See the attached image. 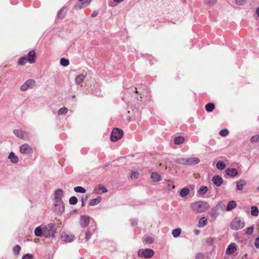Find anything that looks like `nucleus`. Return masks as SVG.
Returning <instances> with one entry per match:
<instances>
[{"instance_id": "43", "label": "nucleus", "mask_w": 259, "mask_h": 259, "mask_svg": "<svg viewBox=\"0 0 259 259\" xmlns=\"http://www.w3.org/2000/svg\"><path fill=\"white\" fill-rule=\"evenodd\" d=\"M217 1V0H204V3L205 4L212 6V5H214L216 3Z\"/></svg>"}, {"instance_id": "24", "label": "nucleus", "mask_w": 259, "mask_h": 259, "mask_svg": "<svg viewBox=\"0 0 259 259\" xmlns=\"http://www.w3.org/2000/svg\"><path fill=\"white\" fill-rule=\"evenodd\" d=\"M205 108L207 112H210L214 110L215 106L214 104L209 103L205 105Z\"/></svg>"}, {"instance_id": "48", "label": "nucleus", "mask_w": 259, "mask_h": 259, "mask_svg": "<svg viewBox=\"0 0 259 259\" xmlns=\"http://www.w3.org/2000/svg\"><path fill=\"white\" fill-rule=\"evenodd\" d=\"M98 189L101 190L103 193H106L108 191L107 188L104 186L99 185L98 186Z\"/></svg>"}, {"instance_id": "21", "label": "nucleus", "mask_w": 259, "mask_h": 259, "mask_svg": "<svg viewBox=\"0 0 259 259\" xmlns=\"http://www.w3.org/2000/svg\"><path fill=\"white\" fill-rule=\"evenodd\" d=\"M34 234L36 236H44V228L42 229L40 227H37L34 230Z\"/></svg>"}, {"instance_id": "30", "label": "nucleus", "mask_w": 259, "mask_h": 259, "mask_svg": "<svg viewBox=\"0 0 259 259\" xmlns=\"http://www.w3.org/2000/svg\"><path fill=\"white\" fill-rule=\"evenodd\" d=\"M189 192L190 191L189 189L186 188H183L180 191V196L182 197H184L189 193Z\"/></svg>"}, {"instance_id": "59", "label": "nucleus", "mask_w": 259, "mask_h": 259, "mask_svg": "<svg viewBox=\"0 0 259 259\" xmlns=\"http://www.w3.org/2000/svg\"><path fill=\"white\" fill-rule=\"evenodd\" d=\"M171 187H172V189H174V188H175V186L174 185H172V186H171Z\"/></svg>"}, {"instance_id": "58", "label": "nucleus", "mask_w": 259, "mask_h": 259, "mask_svg": "<svg viewBox=\"0 0 259 259\" xmlns=\"http://www.w3.org/2000/svg\"><path fill=\"white\" fill-rule=\"evenodd\" d=\"M135 93H138V91H137V89L136 88H135Z\"/></svg>"}, {"instance_id": "54", "label": "nucleus", "mask_w": 259, "mask_h": 259, "mask_svg": "<svg viewBox=\"0 0 259 259\" xmlns=\"http://www.w3.org/2000/svg\"><path fill=\"white\" fill-rule=\"evenodd\" d=\"M200 233V231L199 230L196 229L194 231V233L195 235H198Z\"/></svg>"}, {"instance_id": "26", "label": "nucleus", "mask_w": 259, "mask_h": 259, "mask_svg": "<svg viewBox=\"0 0 259 259\" xmlns=\"http://www.w3.org/2000/svg\"><path fill=\"white\" fill-rule=\"evenodd\" d=\"M207 222V219L205 217H202L200 219L199 221L198 227L200 228L203 227L204 226L206 225Z\"/></svg>"}, {"instance_id": "3", "label": "nucleus", "mask_w": 259, "mask_h": 259, "mask_svg": "<svg viewBox=\"0 0 259 259\" xmlns=\"http://www.w3.org/2000/svg\"><path fill=\"white\" fill-rule=\"evenodd\" d=\"M63 196V191L61 189H58L55 191V206L59 207L60 211H63L64 210V203L62 200V198Z\"/></svg>"}, {"instance_id": "46", "label": "nucleus", "mask_w": 259, "mask_h": 259, "mask_svg": "<svg viewBox=\"0 0 259 259\" xmlns=\"http://www.w3.org/2000/svg\"><path fill=\"white\" fill-rule=\"evenodd\" d=\"M92 233L90 231H87L85 233V239L86 241H88L92 237Z\"/></svg>"}, {"instance_id": "25", "label": "nucleus", "mask_w": 259, "mask_h": 259, "mask_svg": "<svg viewBox=\"0 0 259 259\" xmlns=\"http://www.w3.org/2000/svg\"><path fill=\"white\" fill-rule=\"evenodd\" d=\"M246 183L244 180H240L237 183V188L238 190H242Z\"/></svg>"}, {"instance_id": "23", "label": "nucleus", "mask_w": 259, "mask_h": 259, "mask_svg": "<svg viewBox=\"0 0 259 259\" xmlns=\"http://www.w3.org/2000/svg\"><path fill=\"white\" fill-rule=\"evenodd\" d=\"M185 138L183 136H178L175 139L174 143L175 144L180 145L183 144Z\"/></svg>"}, {"instance_id": "12", "label": "nucleus", "mask_w": 259, "mask_h": 259, "mask_svg": "<svg viewBox=\"0 0 259 259\" xmlns=\"http://www.w3.org/2000/svg\"><path fill=\"white\" fill-rule=\"evenodd\" d=\"M237 250V245L235 243H231L226 250V253L230 255L233 254Z\"/></svg>"}, {"instance_id": "32", "label": "nucleus", "mask_w": 259, "mask_h": 259, "mask_svg": "<svg viewBox=\"0 0 259 259\" xmlns=\"http://www.w3.org/2000/svg\"><path fill=\"white\" fill-rule=\"evenodd\" d=\"M181 233V230L180 228H177L173 230L172 234L174 237H177L179 236Z\"/></svg>"}, {"instance_id": "4", "label": "nucleus", "mask_w": 259, "mask_h": 259, "mask_svg": "<svg viewBox=\"0 0 259 259\" xmlns=\"http://www.w3.org/2000/svg\"><path fill=\"white\" fill-rule=\"evenodd\" d=\"M245 226L244 221L240 217L235 218L231 223L230 228L233 230H238Z\"/></svg>"}, {"instance_id": "52", "label": "nucleus", "mask_w": 259, "mask_h": 259, "mask_svg": "<svg viewBox=\"0 0 259 259\" xmlns=\"http://www.w3.org/2000/svg\"><path fill=\"white\" fill-rule=\"evenodd\" d=\"M259 140V136H253L251 138V142H257Z\"/></svg>"}, {"instance_id": "11", "label": "nucleus", "mask_w": 259, "mask_h": 259, "mask_svg": "<svg viewBox=\"0 0 259 259\" xmlns=\"http://www.w3.org/2000/svg\"><path fill=\"white\" fill-rule=\"evenodd\" d=\"M61 238L66 242H70L74 239V235L71 233L63 232L62 234Z\"/></svg>"}, {"instance_id": "17", "label": "nucleus", "mask_w": 259, "mask_h": 259, "mask_svg": "<svg viewBox=\"0 0 259 259\" xmlns=\"http://www.w3.org/2000/svg\"><path fill=\"white\" fill-rule=\"evenodd\" d=\"M226 172L231 177L236 176L238 174V171L236 168H227L226 170Z\"/></svg>"}, {"instance_id": "27", "label": "nucleus", "mask_w": 259, "mask_h": 259, "mask_svg": "<svg viewBox=\"0 0 259 259\" xmlns=\"http://www.w3.org/2000/svg\"><path fill=\"white\" fill-rule=\"evenodd\" d=\"M101 198L100 197H98V198H95V199H93L90 200L89 204L91 206H94V205L99 203L101 201Z\"/></svg>"}, {"instance_id": "53", "label": "nucleus", "mask_w": 259, "mask_h": 259, "mask_svg": "<svg viewBox=\"0 0 259 259\" xmlns=\"http://www.w3.org/2000/svg\"><path fill=\"white\" fill-rule=\"evenodd\" d=\"M254 245L257 248H259V237L255 239Z\"/></svg>"}, {"instance_id": "1", "label": "nucleus", "mask_w": 259, "mask_h": 259, "mask_svg": "<svg viewBox=\"0 0 259 259\" xmlns=\"http://www.w3.org/2000/svg\"><path fill=\"white\" fill-rule=\"evenodd\" d=\"M191 209L195 213H200L206 211L209 207L208 203L204 201H197L190 204Z\"/></svg>"}, {"instance_id": "16", "label": "nucleus", "mask_w": 259, "mask_h": 259, "mask_svg": "<svg viewBox=\"0 0 259 259\" xmlns=\"http://www.w3.org/2000/svg\"><path fill=\"white\" fill-rule=\"evenodd\" d=\"M237 206V203L235 201H230L228 202L226 206V210L231 211L235 208Z\"/></svg>"}, {"instance_id": "44", "label": "nucleus", "mask_w": 259, "mask_h": 259, "mask_svg": "<svg viewBox=\"0 0 259 259\" xmlns=\"http://www.w3.org/2000/svg\"><path fill=\"white\" fill-rule=\"evenodd\" d=\"M253 230H254V228L253 226L249 227L246 229V230L245 231V233L247 235H251L252 233Z\"/></svg>"}, {"instance_id": "29", "label": "nucleus", "mask_w": 259, "mask_h": 259, "mask_svg": "<svg viewBox=\"0 0 259 259\" xmlns=\"http://www.w3.org/2000/svg\"><path fill=\"white\" fill-rule=\"evenodd\" d=\"M187 158H179L176 159L175 162L184 165H187Z\"/></svg>"}, {"instance_id": "60", "label": "nucleus", "mask_w": 259, "mask_h": 259, "mask_svg": "<svg viewBox=\"0 0 259 259\" xmlns=\"http://www.w3.org/2000/svg\"><path fill=\"white\" fill-rule=\"evenodd\" d=\"M168 187H170V184H168Z\"/></svg>"}, {"instance_id": "35", "label": "nucleus", "mask_w": 259, "mask_h": 259, "mask_svg": "<svg viewBox=\"0 0 259 259\" xmlns=\"http://www.w3.org/2000/svg\"><path fill=\"white\" fill-rule=\"evenodd\" d=\"M60 63L63 66H67L69 64V61L66 58H62L60 59Z\"/></svg>"}, {"instance_id": "2", "label": "nucleus", "mask_w": 259, "mask_h": 259, "mask_svg": "<svg viewBox=\"0 0 259 259\" xmlns=\"http://www.w3.org/2000/svg\"><path fill=\"white\" fill-rule=\"evenodd\" d=\"M36 53L34 50L30 51L27 56L21 57L18 62L19 65L23 66L26 64L27 62H28L30 64H33L36 61Z\"/></svg>"}, {"instance_id": "36", "label": "nucleus", "mask_w": 259, "mask_h": 259, "mask_svg": "<svg viewBox=\"0 0 259 259\" xmlns=\"http://www.w3.org/2000/svg\"><path fill=\"white\" fill-rule=\"evenodd\" d=\"M13 252L16 255H18L21 250V247L19 245H16L13 247Z\"/></svg>"}, {"instance_id": "10", "label": "nucleus", "mask_w": 259, "mask_h": 259, "mask_svg": "<svg viewBox=\"0 0 259 259\" xmlns=\"http://www.w3.org/2000/svg\"><path fill=\"white\" fill-rule=\"evenodd\" d=\"M90 217L88 215H81L80 217L79 224L81 227H87L90 221Z\"/></svg>"}, {"instance_id": "13", "label": "nucleus", "mask_w": 259, "mask_h": 259, "mask_svg": "<svg viewBox=\"0 0 259 259\" xmlns=\"http://www.w3.org/2000/svg\"><path fill=\"white\" fill-rule=\"evenodd\" d=\"M86 77L85 75H83V74H80L77 75L75 79V83L77 85H80L82 86V83L84 81V79Z\"/></svg>"}, {"instance_id": "39", "label": "nucleus", "mask_w": 259, "mask_h": 259, "mask_svg": "<svg viewBox=\"0 0 259 259\" xmlns=\"http://www.w3.org/2000/svg\"><path fill=\"white\" fill-rule=\"evenodd\" d=\"M68 112V109L66 107H62L60 109L58 112V114L63 115L67 113Z\"/></svg>"}, {"instance_id": "42", "label": "nucleus", "mask_w": 259, "mask_h": 259, "mask_svg": "<svg viewBox=\"0 0 259 259\" xmlns=\"http://www.w3.org/2000/svg\"><path fill=\"white\" fill-rule=\"evenodd\" d=\"M219 134L222 137H226L229 134V131L227 129L222 130Z\"/></svg>"}, {"instance_id": "51", "label": "nucleus", "mask_w": 259, "mask_h": 259, "mask_svg": "<svg viewBox=\"0 0 259 259\" xmlns=\"http://www.w3.org/2000/svg\"><path fill=\"white\" fill-rule=\"evenodd\" d=\"M203 258L204 255L201 253H198L195 256V259H203Z\"/></svg>"}, {"instance_id": "5", "label": "nucleus", "mask_w": 259, "mask_h": 259, "mask_svg": "<svg viewBox=\"0 0 259 259\" xmlns=\"http://www.w3.org/2000/svg\"><path fill=\"white\" fill-rule=\"evenodd\" d=\"M56 232L54 225L50 224L44 228V236L46 238L53 236Z\"/></svg>"}, {"instance_id": "56", "label": "nucleus", "mask_w": 259, "mask_h": 259, "mask_svg": "<svg viewBox=\"0 0 259 259\" xmlns=\"http://www.w3.org/2000/svg\"><path fill=\"white\" fill-rule=\"evenodd\" d=\"M256 14L258 17H259V7L256 9Z\"/></svg>"}, {"instance_id": "57", "label": "nucleus", "mask_w": 259, "mask_h": 259, "mask_svg": "<svg viewBox=\"0 0 259 259\" xmlns=\"http://www.w3.org/2000/svg\"><path fill=\"white\" fill-rule=\"evenodd\" d=\"M115 2H116V3H120L122 1H123V0H113Z\"/></svg>"}, {"instance_id": "9", "label": "nucleus", "mask_w": 259, "mask_h": 259, "mask_svg": "<svg viewBox=\"0 0 259 259\" xmlns=\"http://www.w3.org/2000/svg\"><path fill=\"white\" fill-rule=\"evenodd\" d=\"M14 134L20 139L26 140L28 139L29 135L26 132L15 130L14 131Z\"/></svg>"}, {"instance_id": "31", "label": "nucleus", "mask_w": 259, "mask_h": 259, "mask_svg": "<svg viewBox=\"0 0 259 259\" xmlns=\"http://www.w3.org/2000/svg\"><path fill=\"white\" fill-rule=\"evenodd\" d=\"M217 167L220 170H223L225 168L226 165L223 161H219L217 163Z\"/></svg>"}, {"instance_id": "28", "label": "nucleus", "mask_w": 259, "mask_h": 259, "mask_svg": "<svg viewBox=\"0 0 259 259\" xmlns=\"http://www.w3.org/2000/svg\"><path fill=\"white\" fill-rule=\"evenodd\" d=\"M259 214L258 209L256 206H253L251 208V214L252 216H257Z\"/></svg>"}, {"instance_id": "50", "label": "nucleus", "mask_w": 259, "mask_h": 259, "mask_svg": "<svg viewBox=\"0 0 259 259\" xmlns=\"http://www.w3.org/2000/svg\"><path fill=\"white\" fill-rule=\"evenodd\" d=\"M246 2V0H235V2L236 4L239 5H243L244 3H245Z\"/></svg>"}, {"instance_id": "40", "label": "nucleus", "mask_w": 259, "mask_h": 259, "mask_svg": "<svg viewBox=\"0 0 259 259\" xmlns=\"http://www.w3.org/2000/svg\"><path fill=\"white\" fill-rule=\"evenodd\" d=\"M77 198L75 196H72L69 199V203L72 205H75L77 202Z\"/></svg>"}, {"instance_id": "20", "label": "nucleus", "mask_w": 259, "mask_h": 259, "mask_svg": "<svg viewBox=\"0 0 259 259\" xmlns=\"http://www.w3.org/2000/svg\"><path fill=\"white\" fill-rule=\"evenodd\" d=\"M81 2L80 6H79L80 9H83L87 7L91 3L92 0H78Z\"/></svg>"}, {"instance_id": "34", "label": "nucleus", "mask_w": 259, "mask_h": 259, "mask_svg": "<svg viewBox=\"0 0 259 259\" xmlns=\"http://www.w3.org/2000/svg\"><path fill=\"white\" fill-rule=\"evenodd\" d=\"M74 190L77 193H84L86 192L85 189L84 188L80 186L75 187L74 188Z\"/></svg>"}, {"instance_id": "38", "label": "nucleus", "mask_w": 259, "mask_h": 259, "mask_svg": "<svg viewBox=\"0 0 259 259\" xmlns=\"http://www.w3.org/2000/svg\"><path fill=\"white\" fill-rule=\"evenodd\" d=\"M207 188L206 186H201L198 190V193L200 194H204L207 191Z\"/></svg>"}, {"instance_id": "33", "label": "nucleus", "mask_w": 259, "mask_h": 259, "mask_svg": "<svg viewBox=\"0 0 259 259\" xmlns=\"http://www.w3.org/2000/svg\"><path fill=\"white\" fill-rule=\"evenodd\" d=\"M25 82L27 84L29 89H32L35 84V81L33 79H29Z\"/></svg>"}, {"instance_id": "8", "label": "nucleus", "mask_w": 259, "mask_h": 259, "mask_svg": "<svg viewBox=\"0 0 259 259\" xmlns=\"http://www.w3.org/2000/svg\"><path fill=\"white\" fill-rule=\"evenodd\" d=\"M20 152L23 154H29L33 153V149L27 144H24L20 147Z\"/></svg>"}, {"instance_id": "14", "label": "nucleus", "mask_w": 259, "mask_h": 259, "mask_svg": "<svg viewBox=\"0 0 259 259\" xmlns=\"http://www.w3.org/2000/svg\"><path fill=\"white\" fill-rule=\"evenodd\" d=\"M212 181L216 186H220L223 182V179L219 176H215L212 179Z\"/></svg>"}, {"instance_id": "37", "label": "nucleus", "mask_w": 259, "mask_h": 259, "mask_svg": "<svg viewBox=\"0 0 259 259\" xmlns=\"http://www.w3.org/2000/svg\"><path fill=\"white\" fill-rule=\"evenodd\" d=\"M66 12H65V10L64 9H61L58 13V16L60 19H63L64 18Z\"/></svg>"}, {"instance_id": "61", "label": "nucleus", "mask_w": 259, "mask_h": 259, "mask_svg": "<svg viewBox=\"0 0 259 259\" xmlns=\"http://www.w3.org/2000/svg\"><path fill=\"white\" fill-rule=\"evenodd\" d=\"M259 191V187L257 189Z\"/></svg>"}, {"instance_id": "15", "label": "nucleus", "mask_w": 259, "mask_h": 259, "mask_svg": "<svg viewBox=\"0 0 259 259\" xmlns=\"http://www.w3.org/2000/svg\"><path fill=\"white\" fill-rule=\"evenodd\" d=\"M187 165H194L198 164L200 162V159L197 157L187 158Z\"/></svg>"}, {"instance_id": "6", "label": "nucleus", "mask_w": 259, "mask_h": 259, "mask_svg": "<svg viewBox=\"0 0 259 259\" xmlns=\"http://www.w3.org/2000/svg\"><path fill=\"white\" fill-rule=\"evenodd\" d=\"M123 135V131L120 128H115L111 133L110 139L112 142H116L120 139Z\"/></svg>"}, {"instance_id": "19", "label": "nucleus", "mask_w": 259, "mask_h": 259, "mask_svg": "<svg viewBox=\"0 0 259 259\" xmlns=\"http://www.w3.org/2000/svg\"><path fill=\"white\" fill-rule=\"evenodd\" d=\"M8 158L14 163H16L18 161V157L15 156V154L12 152L10 153Z\"/></svg>"}, {"instance_id": "47", "label": "nucleus", "mask_w": 259, "mask_h": 259, "mask_svg": "<svg viewBox=\"0 0 259 259\" xmlns=\"http://www.w3.org/2000/svg\"><path fill=\"white\" fill-rule=\"evenodd\" d=\"M139 176V173L137 171H132L131 175L132 179H137Z\"/></svg>"}, {"instance_id": "45", "label": "nucleus", "mask_w": 259, "mask_h": 259, "mask_svg": "<svg viewBox=\"0 0 259 259\" xmlns=\"http://www.w3.org/2000/svg\"><path fill=\"white\" fill-rule=\"evenodd\" d=\"M34 256L32 254L27 253L23 256L22 259H33Z\"/></svg>"}, {"instance_id": "18", "label": "nucleus", "mask_w": 259, "mask_h": 259, "mask_svg": "<svg viewBox=\"0 0 259 259\" xmlns=\"http://www.w3.org/2000/svg\"><path fill=\"white\" fill-rule=\"evenodd\" d=\"M151 178L153 182H158L161 180V176L157 172H152L151 175Z\"/></svg>"}, {"instance_id": "55", "label": "nucleus", "mask_w": 259, "mask_h": 259, "mask_svg": "<svg viewBox=\"0 0 259 259\" xmlns=\"http://www.w3.org/2000/svg\"><path fill=\"white\" fill-rule=\"evenodd\" d=\"M97 15V13H96V12H94V13H93L91 14V16H92V17H95V16H96Z\"/></svg>"}, {"instance_id": "7", "label": "nucleus", "mask_w": 259, "mask_h": 259, "mask_svg": "<svg viewBox=\"0 0 259 259\" xmlns=\"http://www.w3.org/2000/svg\"><path fill=\"white\" fill-rule=\"evenodd\" d=\"M154 252L151 249H142L138 251V255L141 257L150 258L153 256Z\"/></svg>"}, {"instance_id": "49", "label": "nucleus", "mask_w": 259, "mask_h": 259, "mask_svg": "<svg viewBox=\"0 0 259 259\" xmlns=\"http://www.w3.org/2000/svg\"><path fill=\"white\" fill-rule=\"evenodd\" d=\"M28 88L27 86V84L25 82L23 85H22L20 87V89L21 91H26Z\"/></svg>"}, {"instance_id": "22", "label": "nucleus", "mask_w": 259, "mask_h": 259, "mask_svg": "<svg viewBox=\"0 0 259 259\" xmlns=\"http://www.w3.org/2000/svg\"><path fill=\"white\" fill-rule=\"evenodd\" d=\"M143 241L145 244H151L154 242V239L151 236L147 235L144 236Z\"/></svg>"}, {"instance_id": "41", "label": "nucleus", "mask_w": 259, "mask_h": 259, "mask_svg": "<svg viewBox=\"0 0 259 259\" xmlns=\"http://www.w3.org/2000/svg\"><path fill=\"white\" fill-rule=\"evenodd\" d=\"M214 241V238L213 237H208L205 240V242L208 245H211L213 244V243Z\"/></svg>"}]
</instances>
